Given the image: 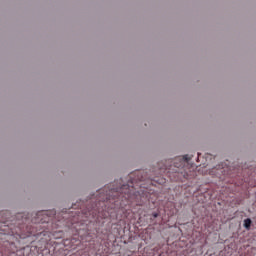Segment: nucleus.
I'll return each instance as SVG.
<instances>
[{
    "mask_svg": "<svg viewBox=\"0 0 256 256\" xmlns=\"http://www.w3.org/2000/svg\"><path fill=\"white\" fill-rule=\"evenodd\" d=\"M130 181L117 187V182L107 185L98 192L97 203L88 208V213L84 212L86 217L92 215L93 218L101 217L107 219L113 209L127 207L130 203L143 205L149 199V184L143 180L141 172L131 173Z\"/></svg>",
    "mask_w": 256,
    "mask_h": 256,
    "instance_id": "f257e3e1",
    "label": "nucleus"
},
{
    "mask_svg": "<svg viewBox=\"0 0 256 256\" xmlns=\"http://www.w3.org/2000/svg\"><path fill=\"white\" fill-rule=\"evenodd\" d=\"M189 163V158L183 156L182 158H175L173 161L174 169H172L178 177H184V179H191V174L187 171V164Z\"/></svg>",
    "mask_w": 256,
    "mask_h": 256,
    "instance_id": "f03ea898",
    "label": "nucleus"
},
{
    "mask_svg": "<svg viewBox=\"0 0 256 256\" xmlns=\"http://www.w3.org/2000/svg\"><path fill=\"white\" fill-rule=\"evenodd\" d=\"M251 218H247L244 220V227L245 229H247V231H249V229H251Z\"/></svg>",
    "mask_w": 256,
    "mask_h": 256,
    "instance_id": "7ed1b4c3",
    "label": "nucleus"
},
{
    "mask_svg": "<svg viewBox=\"0 0 256 256\" xmlns=\"http://www.w3.org/2000/svg\"><path fill=\"white\" fill-rule=\"evenodd\" d=\"M33 235L34 237L37 235L36 233L33 232V230L28 231V235L26 237H31Z\"/></svg>",
    "mask_w": 256,
    "mask_h": 256,
    "instance_id": "20e7f679",
    "label": "nucleus"
},
{
    "mask_svg": "<svg viewBox=\"0 0 256 256\" xmlns=\"http://www.w3.org/2000/svg\"><path fill=\"white\" fill-rule=\"evenodd\" d=\"M152 217H154V219H157V217H159V213L153 212V213H152Z\"/></svg>",
    "mask_w": 256,
    "mask_h": 256,
    "instance_id": "39448f33",
    "label": "nucleus"
},
{
    "mask_svg": "<svg viewBox=\"0 0 256 256\" xmlns=\"http://www.w3.org/2000/svg\"><path fill=\"white\" fill-rule=\"evenodd\" d=\"M171 167H173V166H170L169 168H167V166H165V171H168V173H170V171H171Z\"/></svg>",
    "mask_w": 256,
    "mask_h": 256,
    "instance_id": "423d86ee",
    "label": "nucleus"
},
{
    "mask_svg": "<svg viewBox=\"0 0 256 256\" xmlns=\"http://www.w3.org/2000/svg\"><path fill=\"white\" fill-rule=\"evenodd\" d=\"M40 215H47V212H40L37 214V217H39Z\"/></svg>",
    "mask_w": 256,
    "mask_h": 256,
    "instance_id": "0eeeda50",
    "label": "nucleus"
},
{
    "mask_svg": "<svg viewBox=\"0 0 256 256\" xmlns=\"http://www.w3.org/2000/svg\"><path fill=\"white\" fill-rule=\"evenodd\" d=\"M160 183H165V180L162 179Z\"/></svg>",
    "mask_w": 256,
    "mask_h": 256,
    "instance_id": "6e6552de",
    "label": "nucleus"
},
{
    "mask_svg": "<svg viewBox=\"0 0 256 256\" xmlns=\"http://www.w3.org/2000/svg\"><path fill=\"white\" fill-rule=\"evenodd\" d=\"M76 213H79V211H76Z\"/></svg>",
    "mask_w": 256,
    "mask_h": 256,
    "instance_id": "1a4fd4ad",
    "label": "nucleus"
}]
</instances>
